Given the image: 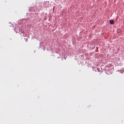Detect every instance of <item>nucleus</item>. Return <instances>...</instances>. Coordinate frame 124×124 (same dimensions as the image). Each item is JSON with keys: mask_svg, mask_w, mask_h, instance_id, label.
Segmentation results:
<instances>
[{"mask_svg": "<svg viewBox=\"0 0 124 124\" xmlns=\"http://www.w3.org/2000/svg\"><path fill=\"white\" fill-rule=\"evenodd\" d=\"M109 23L110 24V25H114V20H113V19L110 20Z\"/></svg>", "mask_w": 124, "mask_h": 124, "instance_id": "nucleus-1", "label": "nucleus"}]
</instances>
